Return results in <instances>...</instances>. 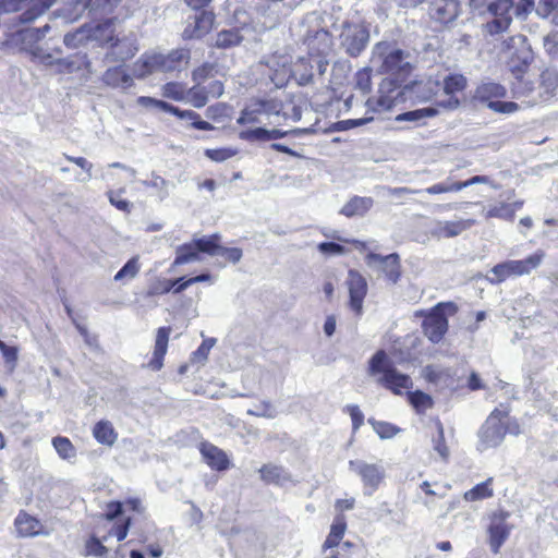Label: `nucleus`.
<instances>
[{
  "label": "nucleus",
  "mask_w": 558,
  "mask_h": 558,
  "mask_svg": "<svg viewBox=\"0 0 558 558\" xmlns=\"http://www.w3.org/2000/svg\"><path fill=\"white\" fill-rule=\"evenodd\" d=\"M474 220L437 221L430 230L432 235L437 238H453L474 225Z\"/></svg>",
  "instance_id": "nucleus-21"
},
{
  "label": "nucleus",
  "mask_w": 558,
  "mask_h": 558,
  "mask_svg": "<svg viewBox=\"0 0 558 558\" xmlns=\"http://www.w3.org/2000/svg\"><path fill=\"white\" fill-rule=\"evenodd\" d=\"M355 87L363 94L371 92L372 89V76L368 69L359 70L355 74Z\"/></svg>",
  "instance_id": "nucleus-58"
},
{
  "label": "nucleus",
  "mask_w": 558,
  "mask_h": 558,
  "mask_svg": "<svg viewBox=\"0 0 558 558\" xmlns=\"http://www.w3.org/2000/svg\"><path fill=\"white\" fill-rule=\"evenodd\" d=\"M374 205L372 197L353 196L340 209V214L352 218L355 216L363 217Z\"/></svg>",
  "instance_id": "nucleus-25"
},
{
  "label": "nucleus",
  "mask_w": 558,
  "mask_h": 558,
  "mask_svg": "<svg viewBox=\"0 0 558 558\" xmlns=\"http://www.w3.org/2000/svg\"><path fill=\"white\" fill-rule=\"evenodd\" d=\"M409 402L418 413H424L426 410L430 409L434 404L433 399L429 395L416 390L413 392H408Z\"/></svg>",
  "instance_id": "nucleus-46"
},
{
  "label": "nucleus",
  "mask_w": 558,
  "mask_h": 558,
  "mask_svg": "<svg viewBox=\"0 0 558 558\" xmlns=\"http://www.w3.org/2000/svg\"><path fill=\"white\" fill-rule=\"evenodd\" d=\"M514 217L513 205L508 203H500L498 205L490 206L486 211V218H500L505 220H512Z\"/></svg>",
  "instance_id": "nucleus-50"
},
{
  "label": "nucleus",
  "mask_w": 558,
  "mask_h": 558,
  "mask_svg": "<svg viewBox=\"0 0 558 558\" xmlns=\"http://www.w3.org/2000/svg\"><path fill=\"white\" fill-rule=\"evenodd\" d=\"M263 114L260 102L258 99L252 100L242 111L236 120L239 124L246 123H260V116Z\"/></svg>",
  "instance_id": "nucleus-40"
},
{
  "label": "nucleus",
  "mask_w": 558,
  "mask_h": 558,
  "mask_svg": "<svg viewBox=\"0 0 558 558\" xmlns=\"http://www.w3.org/2000/svg\"><path fill=\"white\" fill-rule=\"evenodd\" d=\"M52 446L58 456L63 460H72L76 458L77 451L68 437L56 436L52 438Z\"/></svg>",
  "instance_id": "nucleus-39"
},
{
  "label": "nucleus",
  "mask_w": 558,
  "mask_h": 558,
  "mask_svg": "<svg viewBox=\"0 0 558 558\" xmlns=\"http://www.w3.org/2000/svg\"><path fill=\"white\" fill-rule=\"evenodd\" d=\"M201 452L211 469L217 471H225L229 468L230 462L227 454L218 447L205 442L202 444Z\"/></svg>",
  "instance_id": "nucleus-23"
},
{
  "label": "nucleus",
  "mask_w": 558,
  "mask_h": 558,
  "mask_svg": "<svg viewBox=\"0 0 558 558\" xmlns=\"http://www.w3.org/2000/svg\"><path fill=\"white\" fill-rule=\"evenodd\" d=\"M347 284L349 289V305L357 315L362 314L363 301L367 294L366 279L356 270L350 269L348 272Z\"/></svg>",
  "instance_id": "nucleus-16"
},
{
  "label": "nucleus",
  "mask_w": 558,
  "mask_h": 558,
  "mask_svg": "<svg viewBox=\"0 0 558 558\" xmlns=\"http://www.w3.org/2000/svg\"><path fill=\"white\" fill-rule=\"evenodd\" d=\"M390 86H391V82L384 83L379 89L380 96L376 100L368 99L366 102L367 106L372 107V109L374 111L390 110L395 106V101H396L397 97L399 96V92L396 95H393V93L396 90L393 88H391Z\"/></svg>",
  "instance_id": "nucleus-26"
},
{
  "label": "nucleus",
  "mask_w": 558,
  "mask_h": 558,
  "mask_svg": "<svg viewBox=\"0 0 558 558\" xmlns=\"http://www.w3.org/2000/svg\"><path fill=\"white\" fill-rule=\"evenodd\" d=\"M247 414L258 417L274 418L276 417L277 412L269 401H263L254 409H248Z\"/></svg>",
  "instance_id": "nucleus-57"
},
{
  "label": "nucleus",
  "mask_w": 558,
  "mask_h": 558,
  "mask_svg": "<svg viewBox=\"0 0 558 558\" xmlns=\"http://www.w3.org/2000/svg\"><path fill=\"white\" fill-rule=\"evenodd\" d=\"M349 469L360 476L363 483V493L372 496L386 477L385 469L378 463H368L363 460H350Z\"/></svg>",
  "instance_id": "nucleus-11"
},
{
  "label": "nucleus",
  "mask_w": 558,
  "mask_h": 558,
  "mask_svg": "<svg viewBox=\"0 0 558 558\" xmlns=\"http://www.w3.org/2000/svg\"><path fill=\"white\" fill-rule=\"evenodd\" d=\"M215 338L205 339L198 349L192 353L191 361L204 364L207 361L209 351L215 345Z\"/></svg>",
  "instance_id": "nucleus-54"
},
{
  "label": "nucleus",
  "mask_w": 558,
  "mask_h": 558,
  "mask_svg": "<svg viewBox=\"0 0 558 558\" xmlns=\"http://www.w3.org/2000/svg\"><path fill=\"white\" fill-rule=\"evenodd\" d=\"M243 36L239 28L222 29L217 34L215 46L221 49H228L240 45Z\"/></svg>",
  "instance_id": "nucleus-35"
},
{
  "label": "nucleus",
  "mask_w": 558,
  "mask_h": 558,
  "mask_svg": "<svg viewBox=\"0 0 558 558\" xmlns=\"http://www.w3.org/2000/svg\"><path fill=\"white\" fill-rule=\"evenodd\" d=\"M170 331V327H160L157 330L153 359L149 362V366L154 371H159L163 366V357L167 353Z\"/></svg>",
  "instance_id": "nucleus-22"
},
{
  "label": "nucleus",
  "mask_w": 558,
  "mask_h": 558,
  "mask_svg": "<svg viewBox=\"0 0 558 558\" xmlns=\"http://www.w3.org/2000/svg\"><path fill=\"white\" fill-rule=\"evenodd\" d=\"M373 118H362V119H349V120H342L338 121L330 125L329 131L331 132H342L347 131L356 126L364 125L368 122H371Z\"/></svg>",
  "instance_id": "nucleus-55"
},
{
  "label": "nucleus",
  "mask_w": 558,
  "mask_h": 558,
  "mask_svg": "<svg viewBox=\"0 0 558 558\" xmlns=\"http://www.w3.org/2000/svg\"><path fill=\"white\" fill-rule=\"evenodd\" d=\"M365 263L372 270L383 274L391 283H397L401 276L400 257L397 253L383 256L369 252L365 256Z\"/></svg>",
  "instance_id": "nucleus-13"
},
{
  "label": "nucleus",
  "mask_w": 558,
  "mask_h": 558,
  "mask_svg": "<svg viewBox=\"0 0 558 558\" xmlns=\"http://www.w3.org/2000/svg\"><path fill=\"white\" fill-rule=\"evenodd\" d=\"M198 259V252L194 242L177 247L173 265H183Z\"/></svg>",
  "instance_id": "nucleus-42"
},
{
  "label": "nucleus",
  "mask_w": 558,
  "mask_h": 558,
  "mask_svg": "<svg viewBox=\"0 0 558 558\" xmlns=\"http://www.w3.org/2000/svg\"><path fill=\"white\" fill-rule=\"evenodd\" d=\"M369 43V29L361 23L344 21L340 27V48L350 57H359Z\"/></svg>",
  "instance_id": "nucleus-8"
},
{
  "label": "nucleus",
  "mask_w": 558,
  "mask_h": 558,
  "mask_svg": "<svg viewBox=\"0 0 558 558\" xmlns=\"http://www.w3.org/2000/svg\"><path fill=\"white\" fill-rule=\"evenodd\" d=\"M508 413L507 408H496L489 414L478 430V450L496 448L502 442L507 434L506 420H508Z\"/></svg>",
  "instance_id": "nucleus-5"
},
{
  "label": "nucleus",
  "mask_w": 558,
  "mask_h": 558,
  "mask_svg": "<svg viewBox=\"0 0 558 558\" xmlns=\"http://www.w3.org/2000/svg\"><path fill=\"white\" fill-rule=\"evenodd\" d=\"M558 87V72L556 70L546 69L541 73V84L539 88L542 89L539 94L541 101H546L550 99L555 90Z\"/></svg>",
  "instance_id": "nucleus-32"
},
{
  "label": "nucleus",
  "mask_w": 558,
  "mask_h": 558,
  "mask_svg": "<svg viewBox=\"0 0 558 558\" xmlns=\"http://www.w3.org/2000/svg\"><path fill=\"white\" fill-rule=\"evenodd\" d=\"M209 97L205 86L202 83H195L194 86L186 89L185 102L191 104L194 108H203L207 105Z\"/></svg>",
  "instance_id": "nucleus-36"
},
{
  "label": "nucleus",
  "mask_w": 558,
  "mask_h": 558,
  "mask_svg": "<svg viewBox=\"0 0 558 558\" xmlns=\"http://www.w3.org/2000/svg\"><path fill=\"white\" fill-rule=\"evenodd\" d=\"M87 40H89L88 24H84L74 32L65 34L63 38L64 45L69 48H77Z\"/></svg>",
  "instance_id": "nucleus-47"
},
{
  "label": "nucleus",
  "mask_w": 558,
  "mask_h": 558,
  "mask_svg": "<svg viewBox=\"0 0 558 558\" xmlns=\"http://www.w3.org/2000/svg\"><path fill=\"white\" fill-rule=\"evenodd\" d=\"M141 266L138 263V257L134 256L129 259L124 266L116 274L114 280L118 282H128L134 279L140 272Z\"/></svg>",
  "instance_id": "nucleus-43"
},
{
  "label": "nucleus",
  "mask_w": 558,
  "mask_h": 558,
  "mask_svg": "<svg viewBox=\"0 0 558 558\" xmlns=\"http://www.w3.org/2000/svg\"><path fill=\"white\" fill-rule=\"evenodd\" d=\"M536 13L543 19L551 17L555 25H558V0H539Z\"/></svg>",
  "instance_id": "nucleus-48"
},
{
  "label": "nucleus",
  "mask_w": 558,
  "mask_h": 558,
  "mask_svg": "<svg viewBox=\"0 0 558 558\" xmlns=\"http://www.w3.org/2000/svg\"><path fill=\"white\" fill-rule=\"evenodd\" d=\"M368 423L373 426V429L381 439L392 438L400 432L399 427L388 422L369 418Z\"/></svg>",
  "instance_id": "nucleus-49"
},
{
  "label": "nucleus",
  "mask_w": 558,
  "mask_h": 558,
  "mask_svg": "<svg viewBox=\"0 0 558 558\" xmlns=\"http://www.w3.org/2000/svg\"><path fill=\"white\" fill-rule=\"evenodd\" d=\"M236 154V150L232 148H216V149H206L205 156L210 160L216 162H222Z\"/></svg>",
  "instance_id": "nucleus-60"
},
{
  "label": "nucleus",
  "mask_w": 558,
  "mask_h": 558,
  "mask_svg": "<svg viewBox=\"0 0 558 558\" xmlns=\"http://www.w3.org/2000/svg\"><path fill=\"white\" fill-rule=\"evenodd\" d=\"M428 194H440L449 192H459V186L456 181L447 179L444 182L434 184L425 190Z\"/></svg>",
  "instance_id": "nucleus-61"
},
{
  "label": "nucleus",
  "mask_w": 558,
  "mask_h": 558,
  "mask_svg": "<svg viewBox=\"0 0 558 558\" xmlns=\"http://www.w3.org/2000/svg\"><path fill=\"white\" fill-rule=\"evenodd\" d=\"M191 59V51L186 48H178L169 53H156V60L159 72L181 71L185 68Z\"/></svg>",
  "instance_id": "nucleus-18"
},
{
  "label": "nucleus",
  "mask_w": 558,
  "mask_h": 558,
  "mask_svg": "<svg viewBox=\"0 0 558 558\" xmlns=\"http://www.w3.org/2000/svg\"><path fill=\"white\" fill-rule=\"evenodd\" d=\"M260 478L267 484L283 485L291 481L289 473L279 465L268 463L259 469Z\"/></svg>",
  "instance_id": "nucleus-29"
},
{
  "label": "nucleus",
  "mask_w": 558,
  "mask_h": 558,
  "mask_svg": "<svg viewBox=\"0 0 558 558\" xmlns=\"http://www.w3.org/2000/svg\"><path fill=\"white\" fill-rule=\"evenodd\" d=\"M143 185L147 186V187H154V189H157L158 190V195H159V198L162 201L165 199L166 197H168L169 195V192L167 190V185H168V182L159 177V175H155L153 174V180L150 181H143L142 182Z\"/></svg>",
  "instance_id": "nucleus-62"
},
{
  "label": "nucleus",
  "mask_w": 558,
  "mask_h": 558,
  "mask_svg": "<svg viewBox=\"0 0 558 558\" xmlns=\"http://www.w3.org/2000/svg\"><path fill=\"white\" fill-rule=\"evenodd\" d=\"M186 86L180 82H169L161 87L162 96L174 101H184L186 99Z\"/></svg>",
  "instance_id": "nucleus-45"
},
{
  "label": "nucleus",
  "mask_w": 558,
  "mask_h": 558,
  "mask_svg": "<svg viewBox=\"0 0 558 558\" xmlns=\"http://www.w3.org/2000/svg\"><path fill=\"white\" fill-rule=\"evenodd\" d=\"M85 549H86L87 555H92V556H96V557H101L108 553V548L106 546H104L102 542L100 539H98L97 537H90L86 542Z\"/></svg>",
  "instance_id": "nucleus-64"
},
{
  "label": "nucleus",
  "mask_w": 558,
  "mask_h": 558,
  "mask_svg": "<svg viewBox=\"0 0 558 558\" xmlns=\"http://www.w3.org/2000/svg\"><path fill=\"white\" fill-rule=\"evenodd\" d=\"M220 240L219 234H211L209 236H203L194 240L197 252L207 253L209 255H218L220 251V245L218 241Z\"/></svg>",
  "instance_id": "nucleus-44"
},
{
  "label": "nucleus",
  "mask_w": 558,
  "mask_h": 558,
  "mask_svg": "<svg viewBox=\"0 0 558 558\" xmlns=\"http://www.w3.org/2000/svg\"><path fill=\"white\" fill-rule=\"evenodd\" d=\"M501 50L506 54L510 72L515 78H521L534 59L527 38L521 34L511 36L502 43Z\"/></svg>",
  "instance_id": "nucleus-4"
},
{
  "label": "nucleus",
  "mask_w": 558,
  "mask_h": 558,
  "mask_svg": "<svg viewBox=\"0 0 558 558\" xmlns=\"http://www.w3.org/2000/svg\"><path fill=\"white\" fill-rule=\"evenodd\" d=\"M93 436L99 444L106 446H112L118 438V434L109 421H99L96 423L93 428Z\"/></svg>",
  "instance_id": "nucleus-33"
},
{
  "label": "nucleus",
  "mask_w": 558,
  "mask_h": 558,
  "mask_svg": "<svg viewBox=\"0 0 558 558\" xmlns=\"http://www.w3.org/2000/svg\"><path fill=\"white\" fill-rule=\"evenodd\" d=\"M137 104L145 108H156V109L162 110L165 112H169L171 114L174 113L175 108H177L175 106H173L167 101L156 99L153 97H148V96L138 97Z\"/></svg>",
  "instance_id": "nucleus-52"
},
{
  "label": "nucleus",
  "mask_w": 558,
  "mask_h": 558,
  "mask_svg": "<svg viewBox=\"0 0 558 558\" xmlns=\"http://www.w3.org/2000/svg\"><path fill=\"white\" fill-rule=\"evenodd\" d=\"M545 257L542 250L536 251L525 259L521 260H507L495 265L490 272L493 277L489 278L492 283H501L511 276L529 275L533 269L537 268Z\"/></svg>",
  "instance_id": "nucleus-7"
},
{
  "label": "nucleus",
  "mask_w": 558,
  "mask_h": 558,
  "mask_svg": "<svg viewBox=\"0 0 558 558\" xmlns=\"http://www.w3.org/2000/svg\"><path fill=\"white\" fill-rule=\"evenodd\" d=\"M14 523L19 535L22 537L37 535L40 529L39 521L24 511L17 514Z\"/></svg>",
  "instance_id": "nucleus-31"
},
{
  "label": "nucleus",
  "mask_w": 558,
  "mask_h": 558,
  "mask_svg": "<svg viewBox=\"0 0 558 558\" xmlns=\"http://www.w3.org/2000/svg\"><path fill=\"white\" fill-rule=\"evenodd\" d=\"M368 372L372 376L380 375L377 383L395 395H402L403 389L412 388L410 376L398 372L383 350L376 352L371 359Z\"/></svg>",
  "instance_id": "nucleus-2"
},
{
  "label": "nucleus",
  "mask_w": 558,
  "mask_h": 558,
  "mask_svg": "<svg viewBox=\"0 0 558 558\" xmlns=\"http://www.w3.org/2000/svg\"><path fill=\"white\" fill-rule=\"evenodd\" d=\"M28 53L32 56L34 60H38L40 63L45 65L58 64L59 66H61L62 70L66 72H73L75 69H78L74 65L73 62L69 61L68 59H54L51 53L47 52L38 44H36Z\"/></svg>",
  "instance_id": "nucleus-27"
},
{
  "label": "nucleus",
  "mask_w": 558,
  "mask_h": 558,
  "mask_svg": "<svg viewBox=\"0 0 558 558\" xmlns=\"http://www.w3.org/2000/svg\"><path fill=\"white\" fill-rule=\"evenodd\" d=\"M492 483V478L477 484L472 489L468 490L464 494V498L469 501H474L478 499H484L493 496V490L489 488V484Z\"/></svg>",
  "instance_id": "nucleus-51"
},
{
  "label": "nucleus",
  "mask_w": 558,
  "mask_h": 558,
  "mask_svg": "<svg viewBox=\"0 0 558 558\" xmlns=\"http://www.w3.org/2000/svg\"><path fill=\"white\" fill-rule=\"evenodd\" d=\"M437 437L433 440L434 441V449L439 453V456L442 459H447L449 454L448 447L445 442V435H444V427L440 422L437 423Z\"/></svg>",
  "instance_id": "nucleus-63"
},
{
  "label": "nucleus",
  "mask_w": 558,
  "mask_h": 558,
  "mask_svg": "<svg viewBox=\"0 0 558 558\" xmlns=\"http://www.w3.org/2000/svg\"><path fill=\"white\" fill-rule=\"evenodd\" d=\"M509 513L506 511H498L494 513L490 525L488 527L489 545L493 553L497 554L501 545L506 542L510 534V526L506 523Z\"/></svg>",
  "instance_id": "nucleus-19"
},
{
  "label": "nucleus",
  "mask_w": 558,
  "mask_h": 558,
  "mask_svg": "<svg viewBox=\"0 0 558 558\" xmlns=\"http://www.w3.org/2000/svg\"><path fill=\"white\" fill-rule=\"evenodd\" d=\"M445 310L454 314L458 310L454 303H439L432 313L423 320L424 335L433 342L438 343L448 330V319Z\"/></svg>",
  "instance_id": "nucleus-10"
},
{
  "label": "nucleus",
  "mask_w": 558,
  "mask_h": 558,
  "mask_svg": "<svg viewBox=\"0 0 558 558\" xmlns=\"http://www.w3.org/2000/svg\"><path fill=\"white\" fill-rule=\"evenodd\" d=\"M461 11L458 0H432L428 5V14L432 20L447 25L456 21Z\"/></svg>",
  "instance_id": "nucleus-17"
},
{
  "label": "nucleus",
  "mask_w": 558,
  "mask_h": 558,
  "mask_svg": "<svg viewBox=\"0 0 558 558\" xmlns=\"http://www.w3.org/2000/svg\"><path fill=\"white\" fill-rule=\"evenodd\" d=\"M345 527L347 523L344 517L337 515L331 525L330 533L324 543V548H332L337 546L344 535Z\"/></svg>",
  "instance_id": "nucleus-38"
},
{
  "label": "nucleus",
  "mask_w": 558,
  "mask_h": 558,
  "mask_svg": "<svg viewBox=\"0 0 558 558\" xmlns=\"http://www.w3.org/2000/svg\"><path fill=\"white\" fill-rule=\"evenodd\" d=\"M313 69L312 56L302 57L293 64L291 73L299 85H307L313 81Z\"/></svg>",
  "instance_id": "nucleus-30"
},
{
  "label": "nucleus",
  "mask_w": 558,
  "mask_h": 558,
  "mask_svg": "<svg viewBox=\"0 0 558 558\" xmlns=\"http://www.w3.org/2000/svg\"><path fill=\"white\" fill-rule=\"evenodd\" d=\"M437 114V110L432 107L415 109L411 111H407L403 113H400L396 117V121L398 122H412L416 125L420 124L421 121H423L426 118H430Z\"/></svg>",
  "instance_id": "nucleus-37"
},
{
  "label": "nucleus",
  "mask_w": 558,
  "mask_h": 558,
  "mask_svg": "<svg viewBox=\"0 0 558 558\" xmlns=\"http://www.w3.org/2000/svg\"><path fill=\"white\" fill-rule=\"evenodd\" d=\"M49 29L48 24L41 28H22L10 34L5 44L11 48L28 53Z\"/></svg>",
  "instance_id": "nucleus-14"
},
{
  "label": "nucleus",
  "mask_w": 558,
  "mask_h": 558,
  "mask_svg": "<svg viewBox=\"0 0 558 558\" xmlns=\"http://www.w3.org/2000/svg\"><path fill=\"white\" fill-rule=\"evenodd\" d=\"M300 36L310 56H327L332 48V38L324 26V21L317 12L304 16L300 25Z\"/></svg>",
  "instance_id": "nucleus-1"
},
{
  "label": "nucleus",
  "mask_w": 558,
  "mask_h": 558,
  "mask_svg": "<svg viewBox=\"0 0 558 558\" xmlns=\"http://www.w3.org/2000/svg\"><path fill=\"white\" fill-rule=\"evenodd\" d=\"M313 132L314 130L312 128L292 129L288 131L280 129L267 130L264 128H256L240 132L239 137L248 142H267L283 138L288 135L299 136L303 134H311Z\"/></svg>",
  "instance_id": "nucleus-15"
},
{
  "label": "nucleus",
  "mask_w": 558,
  "mask_h": 558,
  "mask_svg": "<svg viewBox=\"0 0 558 558\" xmlns=\"http://www.w3.org/2000/svg\"><path fill=\"white\" fill-rule=\"evenodd\" d=\"M180 281H182V278H178L175 280H170V279L159 280L149 288L148 294L149 295H159V294L169 293L170 291H172V289L175 287V284L179 283Z\"/></svg>",
  "instance_id": "nucleus-56"
},
{
  "label": "nucleus",
  "mask_w": 558,
  "mask_h": 558,
  "mask_svg": "<svg viewBox=\"0 0 558 558\" xmlns=\"http://www.w3.org/2000/svg\"><path fill=\"white\" fill-rule=\"evenodd\" d=\"M54 0H0V14L21 12L15 19L21 24L34 22L43 15Z\"/></svg>",
  "instance_id": "nucleus-9"
},
{
  "label": "nucleus",
  "mask_w": 558,
  "mask_h": 558,
  "mask_svg": "<svg viewBox=\"0 0 558 558\" xmlns=\"http://www.w3.org/2000/svg\"><path fill=\"white\" fill-rule=\"evenodd\" d=\"M88 38L100 44L111 45L116 39L112 21L107 20L96 25L88 24Z\"/></svg>",
  "instance_id": "nucleus-28"
},
{
  "label": "nucleus",
  "mask_w": 558,
  "mask_h": 558,
  "mask_svg": "<svg viewBox=\"0 0 558 558\" xmlns=\"http://www.w3.org/2000/svg\"><path fill=\"white\" fill-rule=\"evenodd\" d=\"M512 0L489 2L487 8L489 20L484 24L485 32L492 36L506 32L512 22Z\"/></svg>",
  "instance_id": "nucleus-12"
},
{
  "label": "nucleus",
  "mask_w": 558,
  "mask_h": 558,
  "mask_svg": "<svg viewBox=\"0 0 558 558\" xmlns=\"http://www.w3.org/2000/svg\"><path fill=\"white\" fill-rule=\"evenodd\" d=\"M101 80L107 86L112 88L128 89L133 85L132 76L121 65L107 69Z\"/></svg>",
  "instance_id": "nucleus-24"
},
{
  "label": "nucleus",
  "mask_w": 558,
  "mask_h": 558,
  "mask_svg": "<svg viewBox=\"0 0 558 558\" xmlns=\"http://www.w3.org/2000/svg\"><path fill=\"white\" fill-rule=\"evenodd\" d=\"M110 51L106 53V60L109 62H124L135 56L138 51L136 41L132 38H116L110 46Z\"/></svg>",
  "instance_id": "nucleus-20"
},
{
  "label": "nucleus",
  "mask_w": 558,
  "mask_h": 558,
  "mask_svg": "<svg viewBox=\"0 0 558 558\" xmlns=\"http://www.w3.org/2000/svg\"><path fill=\"white\" fill-rule=\"evenodd\" d=\"M506 96L507 89L505 86L495 82H485L475 89L474 99L497 113L510 114L517 112L519 110L517 102L499 100Z\"/></svg>",
  "instance_id": "nucleus-6"
},
{
  "label": "nucleus",
  "mask_w": 558,
  "mask_h": 558,
  "mask_svg": "<svg viewBox=\"0 0 558 558\" xmlns=\"http://www.w3.org/2000/svg\"><path fill=\"white\" fill-rule=\"evenodd\" d=\"M466 86V78L461 74H451L444 80V90L446 94L461 92Z\"/></svg>",
  "instance_id": "nucleus-53"
},
{
  "label": "nucleus",
  "mask_w": 558,
  "mask_h": 558,
  "mask_svg": "<svg viewBox=\"0 0 558 558\" xmlns=\"http://www.w3.org/2000/svg\"><path fill=\"white\" fill-rule=\"evenodd\" d=\"M409 53L391 41H379L372 50V62L380 73L405 75L411 71Z\"/></svg>",
  "instance_id": "nucleus-3"
},
{
  "label": "nucleus",
  "mask_w": 558,
  "mask_h": 558,
  "mask_svg": "<svg viewBox=\"0 0 558 558\" xmlns=\"http://www.w3.org/2000/svg\"><path fill=\"white\" fill-rule=\"evenodd\" d=\"M155 72H159L156 53L143 54L133 65V74L137 78H144Z\"/></svg>",
  "instance_id": "nucleus-34"
},
{
  "label": "nucleus",
  "mask_w": 558,
  "mask_h": 558,
  "mask_svg": "<svg viewBox=\"0 0 558 558\" xmlns=\"http://www.w3.org/2000/svg\"><path fill=\"white\" fill-rule=\"evenodd\" d=\"M181 120H186L191 122V126L197 130L209 131L214 130V125L207 121L201 120V117L197 112L193 110H182L179 107L175 108L173 113Z\"/></svg>",
  "instance_id": "nucleus-41"
},
{
  "label": "nucleus",
  "mask_w": 558,
  "mask_h": 558,
  "mask_svg": "<svg viewBox=\"0 0 558 558\" xmlns=\"http://www.w3.org/2000/svg\"><path fill=\"white\" fill-rule=\"evenodd\" d=\"M123 192H124L123 189L119 190L118 192L110 191L108 193V198H109L110 204L112 206H114L117 209L124 211V213H130L131 208H132V204L129 201L121 198V194Z\"/></svg>",
  "instance_id": "nucleus-59"
}]
</instances>
